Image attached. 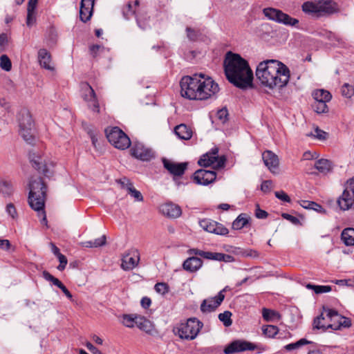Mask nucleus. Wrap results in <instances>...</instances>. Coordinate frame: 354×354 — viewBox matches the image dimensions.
<instances>
[{
  "instance_id": "1",
  "label": "nucleus",
  "mask_w": 354,
  "mask_h": 354,
  "mask_svg": "<svg viewBox=\"0 0 354 354\" xmlns=\"http://www.w3.org/2000/svg\"><path fill=\"white\" fill-rule=\"evenodd\" d=\"M180 86L182 97L191 100H207L219 91L218 85L202 73L182 77Z\"/></svg>"
},
{
  "instance_id": "2",
  "label": "nucleus",
  "mask_w": 354,
  "mask_h": 354,
  "mask_svg": "<svg viewBox=\"0 0 354 354\" xmlns=\"http://www.w3.org/2000/svg\"><path fill=\"white\" fill-rule=\"evenodd\" d=\"M256 76L264 86L270 89L281 88L288 84L290 72L288 67L281 62L267 59L258 64Z\"/></svg>"
},
{
  "instance_id": "3",
  "label": "nucleus",
  "mask_w": 354,
  "mask_h": 354,
  "mask_svg": "<svg viewBox=\"0 0 354 354\" xmlns=\"http://www.w3.org/2000/svg\"><path fill=\"white\" fill-rule=\"evenodd\" d=\"M227 79L235 86L246 88L252 85L253 73L248 62L239 54L228 52L224 60Z\"/></svg>"
},
{
  "instance_id": "4",
  "label": "nucleus",
  "mask_w": 354,
  "mask_h": 354,
  "mask_svg": "<svg viewBox=\"0 0 354 354\" xmlns=\"http://www.w3.org/2000/svg\"><path fill=\"white\" fill-rule=\"evenodd\" d=\"M29 189V205L37 212L38 217L41 218V223L47 225V218L44 210L47 187L41 178L37 177L30 180Z\"/></svg>"
},
{
  "instance_id": "5",
  "label": "nucleus",
  "mask_w": 354,
  "mask_h": 354,
  "mask_svg": "<svg viewBox=\"0 0 354 354\" xmlns=\"http://www.w3.org/2000/svg\"><path fill=\"white\" fill-rule=\"evenodd\" d=\"M203 326V322L196 317H191L179 324L176 328L177 333L182 339L193 340L198 336Z\"/></svg>"
},
{
  "instance_id": "6",
  "label": "nucleus",
  "mask_w": 354,
  "mask_h": 354,
  "mask_svg": "<svg viewBox=\"0 0 354 354\" xmlns=\"http://www.w3.org/2000/svg\"><path fill=\"white\" fill-rule=\"evenodd\" d=\"M302 10L306 13L315 14L317 16L333 14L337 11L336 3L332 1L311 2L307 1L302 5Z\"/></svg>"
},
{
  "instance_id": "7",
  "label": "nucleus",
  "mask_w": 354,
  "mask_h": 354,
  "mask_svg": "<svg viewBox=\"0 0 354 354\" xmlns=\"http://www.w3.org/2000/svg\"><path fill=\"white\" fill-rule=\"evenodd\" d=\"M29 159L32 167L39 173L46 177H50L53 174L55 165L53 161L48 160L44 154L32 151L29 153Z\"/></svg>"
},
{
  "instance_id": "8",
  "label": "nucleus",
  "mask_w": 354,
  "mask_h": 354,
  "mask_svg": "<svg viewBox=\"0 0 354 354\" xmlns=\"http://www.w3.org/2000/svg\"><path fill=\"white\" fill-rule=\"evenodd\" d=\"M105 133L109 142L117 149L124 150L131 145L129 138L118 127L106 129Z\"/></svg>"
},
{
  "instance_id": "9",
  "label": "nucleus",
  "mask_w": 354,
  "mask_h": 354,
  "mask_svg": "<svg viewBox=\"0 0 354 354\" xmlns=\"http://www.w3.org/2000/svg\"><path fill=\"white\" fill-rule=\"evenodd\" d=\"M19 134L28 143L34 140L33 122L32 116L27 110H21L19 114Z\"/></svg>"
},
{
  "instance_id": "10",
  "label": "nucleus",
  "mask_w": 354,
  "mask_h": 354,
  "mask_svg": "<svg viewBox=\"0 0 354 354\" xmlns=\"http://www.w3.org/2000/svg\"><path fill=\"white\" fill-rule=\"evenodd\" d=\"M263 13L268 19L286 26L296 27L299 24L298 19L276 8H266L263 10Z\"/></svg>"
},
{
  "instance_id": "11",
  "label": "nucleus",
  "mask_w": 354,
  "mask_h": 354,
  "mask_svg": "<svg viewBox=\"0 0 354 354\" xmlns=\"http://www.w3.org/2000/svg\"><path fill=\"white\" fill-rule=\"evenodd\" d=\"M257 348V345L252 342L243 339H237L227 345L223 352L225 354H233L245 351H254Z\"/></svg>"
},
{
  "instance_id": "12",
  "label": "nucleus",
  "mask_w": 354,
  "mask_h": 354,
  "mask_svg": "<svg viewBox=\"0 0 354 354\" xmlns=\"http://www.w3.org/2000/svg\"><path fill=\"white\" fill-rule=\"evenodd\" d=\"M130 151L132 156L142 161H149L155 157V152L152 149L141 142L135 143Z\"/></svg>"
},
{
  "instance_id": "13",
  "label": "nucleus",
  "mask_w": 354,
  "mask_h": 354,
  "mask_svg": "<svg viewBox=\"0 0 354 354\" xmlns=\"http://www.w3.org/2000/svg\"><path fill=\"white\" fill-rule=\"evenodd\" d=\"M199 225L204 230L218 235H227L229 232L223 224L210 218H204L199 221Z\"/></svg>"
},
{
  "instance_id": "14",
  "label": "nucleus",
  "mask_w": 354,
  "mask_h": 354,
  "mask_svg": "<svg viewBox=\"0 0 354 354\" xmlns=\"http://www.w3.org/2000/svg\"><path fill=\"white\" fill-rule=\"evenodd\" d=\"M223 291L224 290L220 291L218 295L214 297L204 299L201 304V310L203 313L214 311L221 305L225 298Z\"/></svg>"
},
{
  "instance_id": "15",
  "label": "nucleus",
  "mask_w": 354,
  "mask_h": 354,
  "mask_svg": "<svg viewBox=\"0 0 354 354\" xmlns=\"http://www.w3.org/2000/svg\"><path fill=\"white\" fill-rule=\"evenodd\" d=\"M216 178V173L214 171L198 169L193 176L194 182L198 185H208L214 183Z\"/></svg>"
},
{
  "instance_id": "16",
  "label": "nucleus",
  "mask_w": 354,
  "mask_h": 354,
  "mask_svg": "<svg viewBox=\"0 0 354 354\" xmlns=\"http://www.w3.org/2000/svg\"><path fill=\"white\" fill-rule=\"evenodd\" d=\"M139 260V252L131 250L122 257L121 268L124 270H131L138 264Z\"/></svg>"
},
{
  "instance_id": "17",
  "label": "nucleus",
  "mask_w": 354,
  "mask_h": 354,
  "mask_svg": "<svg viewBox=\"0 0 354 354\" xmlns=\"http://www.w3.org/2000/svg\"><path fill=\"white\" fill-rule=\"evenodd\" d=\"M164 167L173 176H181L187 167V162H175L164 158L162 160Z\"/></svg>"
},
{
  "instance_id": "18",
  "label": "nucleus",
  "mask_w": 354,
  "mask_h": 354,
  "mask_svg": "<svg viewBox=\"0 0 354 354\" xmlns=\"http://www.w3.org/2000/svg\"><path fill=\"white\" fill-rule=\"evenodd\" d=\"M262 158L265 165L268 169L272 173H275V171L279 167V158L278 156L270 150H266L262 153Z\"/></svg>"
},
{
  "instance_id": "19",
  "label": "nucleus",
  "mask_w": 354,
  "mask_h": 354,
  "mask_svg": "<svg viewBox=\"0 0 354 354\" xmlns=\"http://www.w3.org/2000/svg\"><path fill=\"white\" fill-rule=\"evenodd\" d=\"M160 212L169 218H176L182 214L180 207L173 203H166L160 207Z\"/></svg>"
},
{
  "instance_id": "20",
  "label": "nucleus",
  "mask_w": 354,
  "mask_h": 354,
  "mask_svg": "<svg viewBox=\"0 0 354 354\" xmlns=\"http://www.w3.org/2000/svg\"><path fill=\"white\" fill-rule=\"evenodd\" d=\"M203 262L197 257H190L185 259L183 263V268L187 272L194 273L203 266Z\"/></svg>"
},
{
  "instance_id": "21",
  "label": "nucleus",
  "mask_w": 354,
  "mask_h": 354,
  "mask_svg": "<svg viewBox=\"0 0 354 354\" xmlns=\"http://www.w3.org/2000/svg\"><path fill=\"white\" fill-rule=\"evenodd\" d=\"M86 90L88 91L87 93L84 95V99L88 103V106L92 109L93 111L99 113L100 112V106L99 103L97 100V97L95 93L93 88L86 84Z\"/></svg>"
},
{
  "instance_id": "22",
  "label": "nucleus",
  "mask_w": 354,
  "mask_h": 354,
  "mask_svg": "<svg viewBox=\"0 0 354 354\" xmlns=\"http://www.w3.org/2000/svg\"><path fill=\"white\" fill-rule=\"evenodd\" d=\"M337 203L341 209L344 211L349 209L354 205V194L344 191L338 198Z\"/></svg>"
},
{
  "instance_id": "23",
  "label": "nucleus",
  "mask_w": 354,
  "mask_h": 354,
  "mask_svg": "<svg viewBox=\"0 0 354 354\" xmlns=\"http://www.w3.org/2000/svg\"><path fill=\"white\" fill-rule=\"evenodd\" d=\"M38 61L41 67L50 71H53L54 69L50 64V54L46 49H39V50L38 51Z\"/></svg>"
},
{
  "instance_id": "24",
  "label": "nucleus",
  "mask_w": 354,
  "mask_h": 354,
  "mask_svg": "<svg viewBox=\"0 0 354 354\" xmlns=\"http://www.w3.org/2000/svg\"><path fill=\"white\" fill-rule=\"evenodd\" d=\"M136 320V325L140 330L147 334L152 335L154 328L151 321L140 315H138V318Z\"/></svg>"
},
{
  "instance_id": "25",
  "label": "nucleus",
  "mask_w": 354,
  "mask_h": 354,
  "mask_svg": "<svg viewBox=\"0 0 354 354\" xmlns=\"http://www.w3.org/2000/svg\"><path fill=\"white\" fill-rule=\"evenodd\" d=\"M175 134L181 140H187L192 136V131L191 128L185 124L177 125L174 129Z\"/></svg>"
},
{
  "instance_id": "26",
  "label": "nucleus",
  "mask_w": 354,
  "mask_h": 354,
  "mask_svg": "<svg viewBox=\"0 0 354 354\" xmlns=\"http://www.w3.org/2000/svg\"><path fill=\"white\" fill-rule=\"evenodd\" d=\"M314 167L320 173L327 174L332 171L333 164L328 159L321 158L315 162Z\"/></svg>"
},
{
  "instance_id": "27",
  "label": "nucleus",
  "mask_w": 354,
  "mask_h": 354,
  "mask_svg": "<svg viewBox=\"0 0 354 354\" xmlns=\"http://www.w3.org/2000/svg\"><path fill=\"white\" fill-rule=\"evenodd\" d=\"M138 5L139 1L138 0L135 1L133 3L129 1L124 4L122 8V13L124 18L129 20L132 16H136L137 15L136 14V7L138 6Z\"/></svg>"
},
{
  "instance_id": "28",
  "label": "nucleus",
  "mask_w": 354,
  "mask_h": 354,
  "mask_svg": "<svg viewBox=\"0 0 354 354\" xmlns=\"http://www.w3.org/2000/svg\"><path fill=\"white\" fill-rule=\"evenodd\" d=\"M14 192L13 183L10 180L1 179L0 180V194L3 197H9Z\"/></svg>"
},
{
  "instance_id": "29",
  "label": "nucleus",
  "mask_w": 354,
  "mask_h": 354,
  "mask_svg": "<svg viewBox=\"0 0 354 354\" xmlns=\"http://www.w3.org/2000/svg\"><path fill=\"white\" fill-rule=\"evenodd\" d=\"M313 97L315 102H328L332 98L330 93L324 89H317L313 92Z\"/></svg>"
},
{
  "instance_id": "30",
  "label": "nucleus",
  "mask_w": 354,
  "mask_h": 354,
  "mask_svg": "<svg viewBox=\"0 0 354 354\" xmlns=\"http://www.w3.org/2000/svg\"><path fill=\"white\" fill-rule=\"evenodd\" d=\"M262 317L266 322L279 321L281 318V315L279 312L266 308L262 309Z\"/></svg>"
},
{
  "instance_id": "31",
  "label": "nucleus",
  "mask_w": 354,
  "mask_h": 354,
  "mask_svg": "<svg viewBox=\"0 0 354 354\" xmlns=\"http://www.w3.org/2000/svg\"><path fill=\"white\" fill-rule=\"evenodd\" d=\"M341 239L346 245H354V228L344 229L341 234Z\"/></svg>"
},
{
  "instance_id": "32",
  "label": "nucleus",
  "mask_w": 354,
  "mask_h": 354,
  "mask_svg": "<svg viewBox=\"0 0 354 354\" xmlns=\"http://www.w3.org/2000/svg\"><path fill=\"white\" fill-rule=\"evenodd\" d=\"M106 243V236L105 235H102V236L95 239L93 241H87L82 242L81 244L83 247L85 248H99L102 247Z\"/></svg>"
},
{
  "instance_id": "33",
  "label": "nucleus",
  "mask_w": 354,
  "mask_h": 354,
  "mask_svg": "<svg viewBox=\"0 0 354 354\" xmlns=\"http://www.w3.org/2000/svg\"><path fill=\"white\" fill-rule=\"evenodd\" d=\"M218 149L217 147H214L209 152H207V153L211 156L212 158L216 159L217 160V165L216 166H214V167L216 169L223 167L226 160L224 156L218 157Z\"/></svg>"
},
{
  "instance_id": "34",
  "label": "nucleus",
  "mask_w": 354,
  "mask_h": 354,
  "mask_svg": "<svg viewBox=\"0 0 354 354\" xmlns=\"http://www.w3.org/2000/svg\"><path fill=\"white\" fill-rule=\"evenodd\" d=\"M137 318L136 314H124L122 315V324L127 328H133Z\"/></svg>"
},
{
  "instance_id": "35",
  "label": "nucleus",
  "mask_w": 354,
  "mask_h": 354,
  "mask_svg": "<svg viewBox=\"0 0 354 354\" xmlns=\"http://www.w3.org/2000/svg\"><path fill=\"white\" fill-rule=\"evenodd\" d=\"M198 163L201 167H207L212 165H215L214 166H216L217 165V160L216 159L212 158L211 156L206 153L201 157L198 161Z\"/></svg>"
},
{
  "instance_id": "36",
  "label": "nucleus",
  "mask_w": 354,
  "mask_h": 354,
  "mask_svg": "<svg viewBox=\"0 0 354 354\" xmlns=\"http://www.w3.org/2000/svg\"><path fill=\"white\" fill-rule=\"evenodd\" d=\"M248 223V219L245 214H240L232 223L234 230H241Z\"/></svg>"
},
{
  "instance_id": "37",
  "label": "nucleus",
  "mask_w": 354,
  "mask_h": 354,
  "mask_svg": "<svg viewBox=\"0 0 354 354\" xmlns=\"http://www.w3.org/2000/svg\"><path fill=\"white\" fill-rule=\"evenodd\" d=\"M306 288L310 290H314L316 294H321L324 292H328L331 291L332 288L330 286H318L311 283H308Z\"/></svg>"
},
{
  "instance_id": "38",
  "label": "nucleus",
  "mask_w": 354,
  "mask_h": 354,
  "mask_svg": "<svg viewBox=\"0 0 354 354\" xmlns=\"http://www.w3.org/2000/svg\"><path fill=\"white\" fill-rule=\"evenodd\" d=\"M300 205L305 209H313L317 212H321L323 209L322 205L313 201H301Z\"/></svg>"
},
{
  "instance_id": "39",
  "label": "nucleus",
  "mask_w": 354,
  "mask_h": 354,
  "mask_svg": "<svg viewBox=\"0 0 354 354\" xmlns=\"http://www.w3.org/2000/svg\"><path fill=\"white\" fill-rule=\"evenodd\" d=\"M310 343H311V342L307 340L305 338H302V339H300L299 341H297L296 342L291 343V344L286 345L284 346V348L286 351H292V350L297 349V348H300L301 346H302L304 345L308 344H310Z\"/></svg>"
},
{
  "instance_id": "40",
  "label": "nucleus",
  "mask_w": 354,
  "mask_h": 354,
  "mask_svg": "<svg viewBox=\"0 0 354 354\" xmlns=\"http://www.w3.org/2000/svg\"><path fill=\"white\" fill-rule=\"evenodd\" d=\"M263 333L268 337H274L279 332V328L276 326L267 325L262 327Z\"/></svg>"
},
{
  "instance_id": "41",
  "label": "nucleus",
  "mask_w": 354,
  "mask_h": 354,
  "mask_svg": "<svg viewBox=\"0 0 354 354\" xmlns=\"http://www.w3.org/2000/svg\"><path fill=\"white\" fill-rule=\"evenodd\" d=\"M136 19L139 28L145 30L149 27V20L145 14L138 13L136 15Z\"/></svg>"
},
{
  "instance_id": "42",
  "label": "nucleus",
  "mask_w": 354,
  "mask_h": 354,
  "mask_svg": "<svg viewBox=\"0 0 354 354\" xmlns=\"http://www.w3.org/2000/svg\"><path fill=\"white\" fill-rule=\"evenodd\" d=\"M93 14V9L80 7V20L83 22H86L90 20Z\"/></svg>"
},
{
  "instance_id": "43",
  "label": "nucleus",
  "mask_w": 354,
  "mask_h": 354,
  "mask_svg": "<svg viewBox=\"0 0 354 354\" xmlns=\"http://www.w3.org/2000/svg\"><path fill=\"white\" fill-rule=\"evenodd\" d=\"M232 313L226 310L223 313L218 315V319L223 323V325L228 327L232 325V321L231 319Z\"/></svg>"
},
{
  "instance_id": "44",
  "label": "nucleus",
  "mask_w": 354,
  "mask_h": 354,
  "mask_svg": "<svg viewBox=\"0 0 354 354\" xmlns=\"http://www.w3.org/2000/svg\"><path fill=\"white\" fill-rule=\"evenodd\" d=\"M187 37L192 41H197L201 35V32L194 28L187 27L186 28Z\"/></svg>"
},
{
  "instance_id": "45",
  "label": "nucleus",
  "mask_w": 354,
  "mask_h": 354,
  "mask_svg": "<svg viewBox=\"0 0 354 354\" xmlns=\"http://www.w3.org/2000/svg\"><path fill=\"white\" fill-rule=\"evenodd\" d=\"M326 103L327 102H314L312 106L314 111L317 113H324L328 111V107Z\"/></svg>"
},
{
  "instance_id": "46",
  "label": "nucleus",
  "mask_w": 354,
  "mask_h": 354,
  "mask_svg": "<svg viewBox=\"0 0 354 354\" xmlns=\"http://www.w3.org/2000/svg\"><path fill=\"white\" fill-rule=\"evenodd\" d=\"M43 277L48 281L51 282L53 285L56 286L59 288L62 286L64 284L56 277L53 276L48 271H44L42 273Z\"/></svg>"
},
{
  "instance_id": "47",
  "label": "nucleus",
  "mask_w": 354,
  "mask_h": 354,
  "mask_svg": "<svg viewBox=\"0 0 354 354\" xmlns=\"http://www.w3.org/2000/svg\"><path fill=\"white\" fill-rule=\"evenodd\" d=\"M338 319H341V321H339V323L338 325L329 324L327 325V328H330L331 329H333V330H337L341 326H344V327L351 326V320L349 319L346 318V317H340L339 316Z\"/></svg>"
},
{
  "instance_id": "48",
  "label": "nucleus",
  "mask_w": 354,
  "mask_h": 354,
  "mask_svg": "<svg viewBox=\"0 0 354 354\" xmlns=\"http://www.w3.org/2000/svg\"><path fill=\"white\" fill-rule=\"evenodd\" d=\"M105 48L104 46L98 44L91 45L89 47V53L90 55L93 57L96 58L100 54H102L104 51Z\"/></svg>"
},
{
  "instance_id": "49",
  "label": "nucleus",
  "mask_w": 354,
  "mask_h": 354,
  "mask_svg": "<svg viewBox=\"0 0 354 354\" xmlns=\"http://www.w3.org/2000/svg\"><path fill=\"white\" fill-rule=\"evenodd\" d=\"M0 66L2 69H3L6 71H9L11 70L12 64L9 57L7 55H3L1 56Z\"/></svg>"
},
{
  "instance_id": "50",
  "label": "nucleus",
  "mask_w": 354,
  "mask_h": 354,
  "mask_svg": "<svg viewBox=\"0 0 354 354\" xmlns=\"http://www.w3.org/2000/svg\"><path fill=\"white\" fill-rule=\"evenodd\" d=\"M325 318L324 313H322L319 316L317 317L313 322L314 328L317 329H323L324 330L328 329V328H327V326L322 322V320L325 319Z\"/></svg>"
},
{
  "instance_id": "51",
  "label": "nucleus",
  "mask_w": 354,
  "mask_h": 354,
  "mask_svg": "<svg viewBox=\"0 0 354 354\" xmlns=\"http://www.w3.org/2000/svg\"><path fill=\"white\" fill-rule=\"evenodd\" d=\"M342 93L346 97L350 98L354 94V88L353 86L346 83L342 86Z\"/></svg>"
},
{
  "instance_id": "52",
  "label": "nucleus",
  "mask_w": 354,
  "mask_h": 354,
  "mask_svg": "<svg viewBox=\"0 0 354 354\" xmlns=\"http://www.w3.org/2000/svg\"><path fill=\"white\" fill-rule=\"evenodd\" d=\"M129 194L131 195V197L134 198L136 201H143V196L140 192L135 189L134 187H129Z\"/></svg>"
},
{
  "instance_id": "53",
  "label": "nucleus",
  "mask_w": 354,
  "mask_h": 354,
  "mask_svg": "<svg viewBox=\"0 0 354 354\" xmlns=\"http://www.w3.org/2000/svg\"><path fill=\"white\" fill-rule=\"evenodd\" d=\"M155 290L160 294L165 295L169 290V287L165 283H157L154 286Z\"/></svg>"
},
{
  "instance_id": "54",
  "label": "nucleus",
  "mask_w": 354,
  "mask_h": 354,
  "mask_svg": "<svg viewBox=\"0 0 354 354\" xmlns=\"http://www.w3.org/2000/svg\"><path fill=\"white\" fill-rule=\"evenodd\" d=\"M57 257L59 261V265L57 266V268L58 270L62 271L65 269V268L67 265V263H68V260H67L66 256H64L62 254H59Z\"/></svg>"
},
{
  "instance_id": "55",
  "label": "nucleus",
  "mask_w": 354,
  "mask_h": 354,
  "mask_svg": "<svg viewBox=\"0 0 354 354\" xmlns=\"http://www.w3.org/2000/svg\"><path fill=\"white\" fill-rule=\"evenodd\" d=\"M6 212L10 216L12 217V218L15 219L17 218V212L15 205L12 203H9L6 205Z\"/></svg>"
},
{
  "instance_id": "56",
  "label": "nucleus",
  "mask_w": 354,
  "mask_h": 354,
  "mask_svg": "<svg viewBox=\"0 0 354 354\" xmlns=\"http://www.w3.org/2000/svg\"><path fill=\"white\" fill-rule=\"evenodd\" d=\"M117 182L121 185V187L124 189H126L129 192V187H133V183L130 181V180L126 177L120 178L117 180Z\"/></svg>"
},
{
  "instance_id": "57",
  "label": "nucleus",
  "mask_w": 354,
  "mask_h": 354,
  "mask_svg": "<svg viewBox=\"0 0 354 354\" xmlns=\"http://www.w3.org/2000/svg\"><path fill=\"white\" fill-rule=\"evenodd\" d=\"M36 21L35 12H27L26 24L31 27Z\"/></svg>"
},
{
  "instance_id": "58",
  "label": "nucleus",
  "mask_w": 354,
  "mask_h": 354,
  "mask_svg": "<svg viewBox=\"0 0 354 354\" xmlns=\"http://www.w3.org/2000/svg\"><path fill=\"white\" fill-rule=\"evenodd\" d=\"M217 118L222 122H225L227 120L228 111L226 108H223L218 111L217 112Z\"/></svg>"
},
{
  "instance_id": "59",
  "label": "nucleus",
  "mask_w": 354,
  "mask_h": 354,
  "mask_svg": "<svg viewBox=\"0 0 354 354\" xmlns=\"http://www.w3.org/2000/svg\"><path fill=\"white\" fill-rule=\"evenodd\" d=\"M218 252H205L203 251L201 257L209 260H218Z\"/></svg>"
},
{
  "instance_id": "60",
  "label": "nucleus",
  "mask_w": 354,
  "mask_h": 354,
  "mask_svg": "<svg viewBox=\"0 0 354 354\" xmlns=\"http://www.w3.org/2000/svg\"><path fill=\"white\" fill-rule=\"evenodd\" d=\"M274 194L278 199L282 201L288 203L290 202V198L289 196L283 191L276 192Z\"/></svg>"
},
{
  "instance_id": "61",
  "label": "nucleus",
  "mask_w": 354,
  "mask_h": 354,
  "mask_svg": "<svg viewBox=\"0 0 354 354\" xmlns=\"http://www.w3.org/2000/svg\"><path fill=\"white\" fill-rule=\"evenodd\" d=\"M324 310L326 313V317L330 320L333 319L339 318V315L336 310L329 308H324Z\"/></svg>"
},
{
  "instance_id": "62",
  "label": "nucleus",
  "mask_w": 354,
  "mask_h": 354,
  "mask_svg": "<svg viewBox=\"0 0 354 354\" xmlns=\"http://www.w3.org/2000/svg\"><path fill=\"white\" fill-rule=\"evenodd\" d=\"M217 261L224 262H232L234 261V257L230 254L218 252Z\"/></svg>"
},
{
  "instance_id": "63",
  "label": "nucleus",
  "mask_w": 354,
  "mask_h": 354,
  "mask_svg": "<svg viewBox=\"0 0 354 354\" xmlns=\"http://www.w3.org/2000/svg\"><path fill=\"white\" fill-rule=\"evenodd\" d=\"M281 216L284 218V219H286L288 221H289L290 222H291L292 224L294 225H298L299 224V218H297V217L295 216H293L288 213H283L281 214Z\"/></svg>"
},
{
  "instance_id": "64",
  "label": "nucleus",
  "mask_w": 354,
  "mask_h": 354,
  "mask_svg": "<svg viewBox=\"0 0 354 354\" xmlns=\"http://www.w3.org/2000/svg\"><path fill=\"white\" fill-rule=\"evenodd\" d=\"M344 191H348L349 194H354V178H351L347 181Z\"/></svg>"
}]
</instances>
